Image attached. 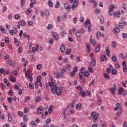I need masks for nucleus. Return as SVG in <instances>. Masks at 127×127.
<instances>
[{
  "mask_svg": "<svg viewBox=\"0 0 127 127\" xmlns=\"http://www.w3.org/2000/svg\"><path fill=\"white\" fill-rule=\"evenodd\" d=\"M56 81L54 79L51 78V82L46 83V89L48 91L51 90L53 94H57V96H61L62 90L56 86Z\"/></svg>",
  "mask_w": 127,
  "mask_h": 127,
  "instance_id": "1",
  "label": "nucleus"
},
{
  "mask_svg": "<svg viewBox=\"0 0 127 127\" xmlns=\"http://www.w3.org/2000/svg\"><path fill=\"white\" fill-rule=\"evenodd\" d=\"M85 26L86 28L88 29V32L91 31V21L90 19H87L85 22Z\"/></svg>",
  "mask_w": 127,
  "mask_h": 127,
  "instance_id": "2",
  "label": "nucleus"
},
{
  "mask_svg": "<svg viewBox=\"0 0 127 127\" xmlns=\"http://www.w3.org/2000/svg\"><path fill=\"white\" fill-rule=\"evenodd\" d=\"M122 66H123V71L124 73H127V62L126 61H124L122 63Z\"/></svg>",
  "mask_w": 127,
  "mask_h": 127,
  "instance_id": "3",
  "label": "nucleus"
},
{
  "mask_svg": "<svg viewBox=\"0 0 127 127\" xmlns=\"http://www.w3.org/2000/svg\"><path fill=\"white\" fill-rule=\"evenodd\" d=\"M79 3L78 0H74L73 3L71 5V8L72 10H74L76 7H77L78 4Z\"/></svg>",
  "mask_w": 127,
  "mask_h": 127,
  "instance_id": "4",
  "label": "nucleus"
},
{
  "mask_svg": "<svg viewBox=\"0 0 127 127\" xmlns=\"http://www.w3.org/2000/svg\"><path fill=\"white\" fill-rule=\"evenodd\" d=\"M114 86V87H111L110 88V92L113 96H115V95H116V92L117 91V86L115 84Z\"/></svg>",
  "mask_w": 127,
  "mask_h": 127,
  "instance_id": "5",
  "label": "nucleus"
},
{
  "mask_svg": "<svg viewBox=\"0 0 127 127\" xmlns=\"http://www.w3.org/2000/svg\"><path fill=\"white\" fill-rule=\"evenodd\" d=\"M91 117L93 118L94 123H96L98 120V116L96 115V112H93L91 113Z\"/></svg>",
  "mask_w": 127,
  "mask_h": 127,
  "instance_id": "6",
  "label": "nucleus"
},
{
  "mask_svg": "<svg viewBox=\"0 0 127 127\" xmlns=\"http://www.w3.org/2000/svg\"><path fill=\"white\" fill-rule=\"evenodd\" d=\"M122 109L123 108L122 106H121L120 103H116V107L114 108V110L115 112H116V111H122Z\"/></svg>",
  "mask_w": 127,
  "mask_h": 127,
  "instance_id": "7",
  "label": "nucleus"
},
{
  "mask_svg": "<svg viewBox=\"0 0 127 127\" xmlns=\"http://www.w3.org/2000/svg\"><path fill=\"white\" fill-rule=\"evenodd\" d=\"M81 73H79V79L80 80H82L83 79V73H84L85 72V68L82 67L80 70Z\"/></svg>",
  "mask_w": 127,
  "mask_h": 127,
  "instance_id": "8",
  "label": "nucleus"
},
{
  "mask_svg": "<svg viewBox=\"0 0 127 127\" xmlns=\"http://www.w3.org/2000/svg\"><path fill=\"white\" fill-rule=\"evenodd\" d=\"M114 15L115 17H118V18H120V17H121V11H115L114 12Z\"/></svg>",
  "mask_w": 127,
  "mask_h": 127,
  "instance_id": "9",
  "label": "nucleus"
},
{
  "mask_svg": "<svg viewBox=\"0 0 127 127\" xmlns=\"http://www.w3.org/2000/svg\"><path fill=\"white\" fill-rule=\"evenodd\" d=\"M37 112L39 113V114H43V112H44V110H43V107H42V106H40L39 107L37 110Z\"/></svg>",
  "mask_w": 127,
  "mask_h": 127,
  "instance_id": "10",
  "label": "nucleus"
},
{
  "mask_svg": "<svg viewBox=\"0 0 127 127\" xmlns=\"http://www.w3.org/2000/svg\"><path fill=\"white\" fill-rule=\"evenodd\" d=\"M17 32V28H14L13 30H10L9 31V33L10 35H13V33H16Z\"/></svg>",
  "mask_w": 127,
  "mask_h": 127,
  "instance_id": "11",
  "label": "nucleus"
},
{
  "mask_svg": "<svg viewBox=\"0 0 127 127\" xmlns=\"http://www.w3.org/2000/svg\"><path fill=\"white\" fill-rule=\"evenodd\" d=\"M19 25H21L22 26H25V25H26V22H25V21H24V20H20L19 21Z\"/></svg>",
  "mask_w": 127,
  "mask_h": 127,
  "instance_id": "12",
  "label": "nucleus"
},
{
  "mask_svg": "<svg viewBox=\"0 0 127 127\" xmlns=\"http://www.w3.org/2000/svg\"><path fill=\"white\" fill-rule=\"evenodd\" d=\"M31 3H30V7L31 8L33 7V4H36V2L37 1V0H30Z\"/></svg>",
  "mask_w": 127,
  "mask_h": 127,
  "instance_id": "13",
  "label": "nucleus"
},
{
  "mask_svg": "<svg viewBox=\"0 0 127 127\" xmlns=\"http://www.w3.org/2000/svg\"><path fill=\"white\" fill-rule=\"evenodd\" d=\"M64 6V8H65V9H67L68 11H70V10H71V7L70 6V5L68 4V3H65Z\"/></svg>",
  "mask_w": 127,
  "mask_h": 127,
  "instance_id": "14",
  "label": "nucleus"
},
{
  "mask_svg": "<svg viewBox=\"0 0 127 127\" xmlns=\"http://www.w3.org/2000/svg\"><path fill=\"white\" fill-rule=\"evenodd\" d=\"M113 68V65L112 64H110L109 65V67H108L107 68V73H108V74H110V73H111V71H112V69Z\"/></svg>",
  "mask_w": 127,
  "mask_h": 127,
  "instance_id": "15",
  "label": "nucleus"
},
{
  "mask_svg": "<svg viewBox=\"0 0 127 127\" xmlns=\"http://www.w3.org/2000/svg\"><path fill=\"white\" fill-rule=\"evenodd\" d=\"M101 60L102 62L105 61H105H107V60H108V58H107V56H106V55L101 56Z\"/></svg>",
  "mask_w": 127,
  "mask_h": 127,
  "instance_id": "16",
  "label": "nucleus"
},
{
  "mask_svg": "<svg viewBox=\"0 0 127 127\" xmlns=\"http://www.w3.org/2000/svg\"><path fill=\"white\" fill-rule=\"evenodd\" d=\"M79 95L85 98V97H86V92H85L84 91H80L79 92Z\"/></svg>",
  "mask_w": 127,
  "mask_h": 127,
  "instance_id": "17",
  "label": "nucleus"
},
{
  "mask_svg": "<svg viewBox=\"0 0 127 127\" xmlns=\"http://www.w3.org/2000/svg\"><path fill=\"white\" fill-rule=\"evenodd\" d=\"M53 36L54 39H56V40H58L59 39V37L57 33H53Z\"/></svg>",
  "mask_w": 127,
  "mask_h": 127,
  "instance_id": "18",
  "label": "nucleus"
},
{
  "mask_svg": "<svg viewBox=\"0 0 127 127\" xmlns=\"http://www.w3.org/2000/svg\"><path fill=\"white\" fill-rule=\"evenodd\" d=\"M65 45H62L61 46L60 49L62 53L63 54L64 53V52H65Z\"/></svg>",
  "mask_w": 127,
  "mask_h": 127,
  "instance_id": "19",
  "label": "nucleus"
},
{
  "mask_svg": "<svg viewBox=\"0 0 127 127\" xmlns=\"http://www.w3.org/2000/svg\"><path fill=\"white\" fill-rule=\"evenodd\" d=\"M53 110H54V107L53 106L51 105L49 108L48 112L50 114H52V112H53Z\"/></svg>",
  "mask_w": 127,
  "mask_h": 127,
  "instance_id": "20",
  "label": "nucleus"
},
{
  "mask_svg": "<svg viewBox=\"0 0 127 127\" xmlns=\"http://www.w3.org/2000/svg\"><path fill=\"white\" fill-rule=\"evenodd\" d=\"M125 90L124 88H121L119 90L118 93L119 94L122 96L124 94V91Z\"/></svg>",
  "mask_w": 127,
  "mask_h": 127,
  "instance_id": "21",
  "label": "nucleus"
},
{
  "mask_svg": "<svg viewBox=\"0 0 127 127\" xmlns=\"http://www.w3.org/2000/svg\"><path fill=\"white\" fill-rule=\"evenodd\" d=\"M75 35L78 38H80V37H81V31H80V30L77 31L75 33Z\"/></svg>",
  "mask_w": 127,
  "mask_h": 127,
  "instance_id": "22",
  "label": "nucleus"
},
{
  "mask_svg": "<svg viewBox=\"0 0 127 127\" xmlns=\"http://www.w3.org/2000/svg\"><path fill=\"white\" fill-rule=\"evenodd\" d=\"M30 76V71L29 70H28L26 71L25 77L26 78H29V77Z\"/></svg>",
  "mask_w": 127,
  "mask_h": 127,
  "instance_id": "23",
  "label": "nucleus"
},
{
  "mask_svg": "<svg viewBox=\"0 0 127 127\" xmlns=\"http://www.w3.org/2000/svg\"><path fill=\"white\" fill-rule=\"evenodd\" d=\"M81 108H82V104H81L80 103L77 104L75 106V108L76 110H80Z\"/></svg>",
  "mask_w": 127,
  "mask_h": 127,
  "instance_id": "24",
  "label": "nucleus"
},
{
  "mask_svg": "<svg viewBox=\"0 0 127 127\" xmlns=\"http://www.w3.org/2000/svg\"><path fill=\"white\" fill-rule=\"evenodd\" d=\"M116 7V6L115 5V4H113L112 5H110L109 6V10L111 11H113V10H114V9Z\"/></svg>",
  "mask_w": 127,
  "mask_h": 127,
  "instance_id": "25",
  "label": "nucleus"
},
{
  "mask_svg": "<svg viewBox=\"0 0 127 127\" xmlns=\"http://www.w3.org/2000/svg\"><path fill=\"white\" fill-rule=\"evenodd\" d=\"M91 64V65L93 66V67H95V66L96 65V60L95 59L92 60Z\"/></svg>",
  "mask_w": 127,
  "mask_h": 127,
  "instance_id": "26",
  "label": "nucleus"
},
{
  "mask_svg": "<svg viewBox=\"0 0 127 127\" xmlns=\"http://www.w3.org/2000/svg\"><path fill=\"white\" fill-rule=\"evenodd\" d=\"M14 43L15 44V45L16 46H19V42L18 41H17V39H16V38H14Z\"/></svg>",
  "mask_w": 127,
  "mask_h": 127,
  "instance_id": "27",
  "label": "nucleus"
},
{
  "mask_svg": "<svg viewBox=\"0 0 127 127\" xmlns=\"http://www.w3.org/2000/svg\"><path fill=\"white\" fill-rule=\"evenodd\" d=\"M36 67H37V69L38 70H41L42 69L43 66H42V64H38L36 66Z\"/></svg>",
  "mask_w": 127,
  "mask_h": 127,
  "instance_id": "28",
  "label": "nucleus"
},
{
  "mask_svg": "<svg viewBox=\"0 0 127 127\" xmlns=\"http://www.w3.org/2000/svg\"><path fill=\"white\" fill-rule=\"evenodd\" d=\"M0 30L2 32V33H5V29L2 26H0Z\"/></svg>",
  "mask_w": 127,
  "mask_h": 127,
  "instance_id": "29",
  "label": "nucleus"
},
{
  "mask_svg": "<svg viewBox=\"0 0 127 127\" xmlns=\"http://www.w3.org/2000/svg\"><path fill=\"white\" fill-rule=\"evenodd\" d=\"M100 49H101V46L100 45H98L95 49L96 52H99Z\"/></svg>",
  "mask_w": 127,
  "mask_h": 127,
  "instance_id": "30",
  "label": "nucleus"
},
{
  "mask_svg": "<svg viewBox=\"0 0 127 127\" xmlns=\"http://www.w3.org/2000/svg\"><path fill=\"white\" fill-rule=\"evenodd\" d=\"M106 54L107 56L110 55V48L107 47L106 49Z\"/></svg>",
  "mask_w": 127,
  "mask_h": 127,
  "instance_id": "31",
  "label": "nucleus"
},
{
  "mask_svg": "<svg viewBox=\"0 0 127 127\" xmlns=\"http://www.w3.org/2000/svg\"><path fill=\"white\" fill-rule=\"evenodd\" d=\"M28 25H29V26H33V25H34V23L32 21H29L28 22Z\"/></svg>",
  "mask_w": 127,
  "mask_h": 127,
  "instance_id": "32",
  "label": "nucleus"
},
{
  "mask_svg": "<svg viewBox=\"0 0 127 127\" xmlns=\"http://www.w3.org/2000/svg\"><path fill=\"white\" fill-rule=\"evenodd\" d=\"M115 66V68H116L117 69H120L121 68V65H120V64H119V63H116Z\"/></svg>",
  "mask_w": 127,
  "mask_h": 127,
  "instance_id": "33",
  "label": "nucleus"
},
{
  "mask_svg": "<svg viewBox=\"0 0 127 127\" xmlns=\"http://www.w3.org/2000/svg\"><path fill=\"white\" fill-rule=\"evenodd\" d=\"M52 28H53V26L52 25V24H49L47 27V29L49 30H51V29H52Z\"/></svg>",
  "mask_w": 127,
  "mask_h": 127,
  "instance_id": "34",
  "label": "nucleus"
},
{
  "mask_svg": "<svg viewBox=\"0 0 127 127\" xmlns=\"http://www.w3.org/2000/svg\"><path fill=\"white\" fill-rule=\"evenodd\" d=\"M104 78L107 80H109L110 79V75L107 73H104Z\"/></svg>",
  "mask_w": 127,
  "mask_h": 127,
  "instance_id": "35",
  "label": "nucleus"
},
{
  "mask_svg": "<svg viewBox=\"0 0 127 127\" xmlns=\"http://www.w3.org/2000/svg\"><path fill=\"white\" fill-rule=\"evenodd\" d=\"M112 60L114 62H117V57H116V56H113L112 57Z\"/></svg>",
  "mask_w": 127,
  "mask_h": 127,
  "instance_id": "36",
  "label": "nucleus"
},
{
  "mask_svg": "<svg viewBox=\"0 0 127 127\" xmlns=\"http://www.w3.org/2000/svg\"><path fill=\"white\" fill-rule=\"evenodd\" d=\"M31 125L32 127H37L36 123L35 122V121H32V122H31Z\"/></svg>",
  "mask_w": 127,
  "mask_h": 127,
  "instance_id": "37",
  "label": "nucleus"
},
{
  "mask_svg": "<svg viewBox=\"0 0 127 127\" xmlns=\"http://www.w3.org/2000/svg\"><path fill=\"white\" fill-rule=\"evenodd\" d=\"M8 117L9 122H11L12 121V118L11 117V115L10 113L8 114Z\"/></svg>",
  "mask_w": 127,
  "mask_h": 127,
  "instance_id": "38",
  "label": "nucleus"
},
{
  "mask_svg": "<svg viewBox=\"0 0 127 127\" xmlns=\"http://www.w3.org/2000/svg\"><path fill=\"white\" fill-rule=\"evenodd\" d=\"M48 4L50 7H53V3L52 2V1H51V0H49Z\"/></svg>",
  "mask_w": 127,
  "mask_h": 127,
  "instance_id": "39",
  "label": "nucleus"
},
{
  "mask_svg": "<svg viewBox=\"0 0 127 127\" xmlns=\"http://www.w3.org/2000/svg\"><path fill=\"white\" fill-rule=\"evenodd\" d=\"M24 4H25V0H21V7H23V6H24Z\"/></svg>",
  "mask_w": 127,
  "mask_h": 127,
  "instance_id": "40",
  "label": "nucleus"
},
{
  "mask_svg": "<svg viewBox=\"0 0 127 127\" xmlns=\"http://www.w3.org/2000/svg\"><path fill=\"white\" fill-rule=\"evenodd\" d=\"M117 71L116 69H112V75H116L117 74Z\"/></svg>",
  "mask_w": 127,
  "mask_h": 127,
  "instance_id": "41",
  "label": "nucleus"
},
{
  "mask_svg": "<svg viewBox=\"0 0 127 127\" xmlns=\"http://www.w3.org/2000/svg\"><path fill=\"white\" fill-rule=\"evenodd\" d=\"M86 48H87L88 53H90V44H86Z\"/></svg>",
  "mask_w": 127,
  "mask_h": 127,
  "instance_id": "42",
  "label": "nucleus"
},
{
  "mask_svg": "<svg viewBox=\"0 0 127 127\" xmlns=\"http://www.w3.org/2000/svg\"><path fill=\"white\" fill-rule=\"evenodd\" d=\"M32 9H31V8H28L27 9V11L26 12V14H29V13H30L32 11Z\"/></svg>",
  "mask_w": 127,
  "mask_h": 127,
  "instance_id": "43",
  "label": "nucleus"
},
{
  "mask_svg": "<svg viewBox=\"0 0 127 127\" xmlns=\"http://www.w3.org/2000/svg\"><path fill=\"white\" fill-rule=\"evenodd\" d=\"M72 52V50L71 49H68L66 52V55H69V54Z\"/></svg>",
  "mask_w": 127,
  "mask_h": 127,
  "instance_id": "44",
  "label": "nucleus"
},
{
  "mask_svg": "<svg viewBox=\"0 0 127 127\" xmlns=\"http://www.w3.org/2000/svg\"><path fill=\"white\" fill-rule=\"evenodd\" d=\"M114 31L115 33H119V32H120V29L119 28H115Z\"/></svg>",
  "mask_w": 127,
  "mask_h": 127,
  "instance_id": "45",
  "label": "nucleus"
},
{
  "mask_svg": "<svg viewBox=\"0 0 127 127\" xmlns=\"http://www.w3.org/2000/svg\"><path fill=\"white\" fill-rule=\"evenodd\" d=\"M23 122H24V123H26V122H27V115H25L23 117Z\"/></svg>",
  "mask_w": 127,
  "mask_h": 127,
  "instance_id": "46",
  "label": "nucleus"
},
{
  "mask_svg": "<svg viewBox=\"0 0 127 127\" xmlns=\"http://www.w3.org/2000/svg\"><path fill=\"white\" fill-rule=\"evenodd\" d=\"M59 6H60V2L58 1L56 4L55 7L56 8H59Z\"/></svg>",
  "mask_w": 127,
  "mask_h": 127,
  "instance_id": "47",
  "label": "nucleus"
},
{
  "mask_svg": "<svg viewBox=\"0 0 127 127\" xmlns=\"http://www.w3.org/2000/svg\"><path fill=\"white\" fill-rule=\"evenodd\" d=\"M122 37L124 39H127V34L125 33H122Z\"/></svg>",
  "mask_w": 127,
  "mask_h": 127,
  "instance_id": "48",
  "label": "nucleus"
},
{
  "mask_svg": "<svg viewBox=\"0 0 127 127\" xmlns=\"http://www.w3.org/2000/svg\"><path fill=\"white\" fill-rule=\"evenodd\" d=\"M10 81H11V82H16V78H15L14 77H11L10 78Z\"/></svg>",
  "mask_w": 127,
  "mask_h": 127,
  "instance_id": "49",
  "label": "nucleus"
},
{
  "mask_svg": "<svg viewBox=\"0 0 127 127\" xmlns=\"http://www.w3.org/2000/svg\"><path fill=\"white\" fill-rule=\"evenodd\" d=\"M112 45L114 48H116V47H117V43H116L115 41H113L112 42Z\"/></svg>",
  "mask_w": 127,
  "mask_h": 127,
  "instance_id": "50",
  "label": "nucleus"
},
{
  "mask_svg": "<svg viewBox=\"0 0 127 127\" xmlns=\"http://www.w3.org/2000/svg\"><path fill=\"white\" fill-rule=\"evenodd\" d=\"M100 12H101V10H100V9H95L96 14H100Z\"/></svg>",
  "mask_w": 127,
  "mask_h": 127,
  "instance_id": "51",
  "label": "nucleus"
},
{
  "mask_svg": "<svg viewBox=\"0 0 127 127\" xmlns=\"http://www.w3.org/2000/svg\"><path fill=\"white\" fill-rule=\"evenodd\" d=\"M119 26L120 28H121L122 29H123L124 27H125V26H124V24H123L122 23H120Z\"/></svg>",
  "mask_w": 127,
  "mask_h": 127,
  "instance_id": "52",
  "label": "nucleus"
},
{
  "mask_svg": "<svg viewBox=\"0 0 127 127\" xmlns=\"http://www.w3.org/2000/svg\"><path fill=\"white\" fill-rule=\"evenodd\" d=\"M22 47H19L18 49V53H22Z\"/></svg>",
  "mask_w": 127,
  "mask_h": 127,
  "instance_id": "53",
  "label": "nucleus"
},
{
  "mask_svg": "<svg viewBox=\"0 0 127 127\" xmlns=\"http://www.w3.org/2000/svg\"><path fill=\"white\" fill-rule=\"evenodd\" d=\"M88 71H89V73H93V72L94 71V70L93 69V68L89 66L88 67Z\"/></svg>",
  "mask_w": 127,
  "mask_h": 127,
  "instance_id": "54",
  "label": "nucleus"
},
{
  "mask_svg": "<svg viewBox=\"0 0 127 127\" xmlns=\"http://www.w3.org/2000/svg\"><path fill=\"white\" fill-rule=\"evenodd\" d=\"M15 19H20V16L18 14H15L14 16Z\"/></svg>",
  "mask_w": 127,
  "mask_h": 127,
  "instance_id": "55",
  "label": "nucleus"
},
{
  "mask_svg": "<svg viewBox=\"0 0 127 127\" xmlns=\"http://www.w3.org/2000/svg\"><path fill=\"white\" fill-rule=\"evenodd\" d=\"M29 111V109H28V108H25L24 109V114H27L28 113V111Z\"/></svg>",
  "mask_w": 127,
  "mask_h": 127,
  "instance_id": "56",
  "label": "nucleus"
},
{
  "mask_svg": "<svg viewBox=\"0 0 127 127\" xmlns=\"http://www.w3.org/2000/svg\"><path fill=\"white\" fill-rule=\"evenodd\" d=\"M4 41L5 43H9V38H8V37H5Z\"/></svg>",
  "mask_w": 127,
  "mask_h": 127,
  "instance_id": "57",
  "label": "nucleus"
},
{
  "mask_svg": "<svg viewBox=\"0 0 127 127\" xmlns=\"http://www.w3.org/2000/svg\"><path fill=\"white\" fill-rule=\"evenodd\" d=\"M100 19L101 23H103L104 22V16H103V15H101L100 17Z\"/></svg>",
  "mask_w": 127,
  "mask_h": 127,
  "instance_id": "58",
  "label": "nucleus"
},
{
  "mask_svg": "<svg viewBox=\"0 0 127 127\" xmlns=\"http://www.w3.org/2000/svg\"><path fill=\"white\" fill-rule=\"evenodd\" d=\"M41 99V98H40V96L37 97L36 99L35 103H38V102H39V101H40Z\"/></svg>",
  "mask_w": 127,
  "mask_h": 127,
  "instance_id": "59",
  "label": "nucleus"
},
{
  "mask_svg": "<svg viewBox=\"0 0 127 127\" xmlns=\"http://www.w3.org/2000/svg\"><path fill=\"white\" fill-rule=\"evenodd\" d=\"M84 75L86 77H89V76H90V73H89L88 71H85L84 72Z\"/></svg>",
  "mask_w": 127,
  "mask_h": 127,
  "instance_id": "60",
  "label": "nucleus"
},
{
  "mask_svg": "<svg viewBox=\"0 0 127 127\" xmlns=\"http://www.w3.org/2000/svg\"><path fill=\"white\" fill-rule=\"evenodd\" d=\"M18 114L19 115V117H22L23 116V112L19 111H18Z\"/></svg>",
  "mask_w": 127,
  "mask_h": 127,
  "instance_id": "61",
  "label": "nucleus"
},
{
  "mask_svg": "<svg viewBox=\"0 0 127 127\" xmlns=\"http://www.w3.org/2000/svg\"><path fill=\"white\" fill-rule=\"evenodd\" d=\"M41 81V76H39L37 77V82H40Z\"/></svg>",
  "mask_w": 127,
  "mask_h": 127,
  "instance_id": "62",
  "label": "nucleus"
},
{
  "mask_svg": "<svg viewBox=\"0 0 127 127\" xmlns=\"http://www.w3.org/2000/svg\"><path fill=\"white\" fill-rule=\"evenodd\" d=\"M9 94L10 95V96H13V90H12V89H10V90L9 91Z\"/></svg>",
  "mask_w": 127,
  "mask_h": 127,
  "instance_id": "63",
  "label": "nucleus"
},
{
  "mask_svg": "<svg viewBox=\"0 0 127 127\" xmlns=\"http://www.w3.org/2000/svg\"><path fill=\"white\" fill-rule=\"evenodd\" d=\"M21 127H27V126H26V124L24 123H21Z\"/></svg>",
  "mask_w": 127,
  "mask_h": 127,
  "instance_id": "64",
  "label": "nucleus"
}]
</instances>
